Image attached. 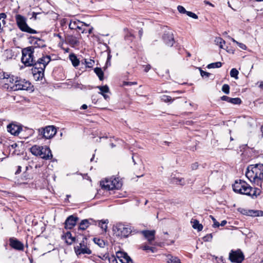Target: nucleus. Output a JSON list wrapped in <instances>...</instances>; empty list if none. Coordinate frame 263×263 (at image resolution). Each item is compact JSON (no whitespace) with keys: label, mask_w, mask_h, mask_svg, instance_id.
Returning a JSON list of instances; mask_svg holds the SVG:
<instances>
[{"label":"nucleus","mask_w":263,"mask_h":263,"mask_svg":"<svg viewBox=\"0 0 263 263\" xmlns=\"http://www.w3.org/2000/svg\"><path fill=\"white\" fill-rule=\"evenodd\" d=\"M246 176L254 185L261 187L263 182V164L257 163L249 165Z\"/></svg>","instance_id":"f257e3e1"},{"label":"nucleus","mask_w":263,"mask_h":263,"mask_svg":"<svg viewBox=\"0 0 263 263\" xmlns=\"http://www.w3.org/2000/svg\"><path fill=\"white\" fill-rule=\"evenodd\" d=\"M233 189L235 193L256 196V191H255L246 181L240 179L235 181L233 184Z\"/></svg>","instance_id":"f03ea898"},{"label":"nucleus","mask_w":263,"mask_h":263,"mask_svg":"<svg viewBox=\"0 0 263 263\" xmlns=\"http://www.w3.org/2000/svg\"><path fill=\"white\" fill-rule=\"evenodd\" d=\"M112 231L116 237L120 238H127L132 233L130 227L122 223H117L114 225Z\"/></svg>","instance_id":"7ed1b4c3"},{"label":"nucleus","mask_w":263,"mask_h":263,"mask_svg":"<svg viewBox=\"0 0 263 263\" xmlns=\"http://www.w3.org/2000/svg\"><path fill=\"white\" fill-rule=\"evenodd\" d=\"M22 57L21 61L26 66H34V48L33 46L28 47L22 50Z\"/></svg>","instance_id":"20e7f679"},{"label":"nucleus","mask_w":263,"mask_h":263,"mask_svg":"<svg viewBox=\"0 0 263 263\" xmlns=\"http://www.w3.org/2000/svg\"><path fill=\"white\" fill-rule=\"evenodd\" d=\"M15 21L18 28L22 31L30 34H35L37 33L36 30L28 26L26 22L27 19L24 16L21 14H16L15 15Z\"/></svg>","instance_id":"39448f33"},{"label":"nucleus","mask_w":263,"mask_h":263,"mask_svg":"<svg viewBox=\"0 0 263 263\" xmlns=\"http://www.w3.org/2000/svg\"><path fill=\"white\" fill-rule=\"evenodd\" d=\"M37 131L40 138L45 139H50L53 138L57 133V129L53 125H49L39 128Z\"/></svg>","instance_id":"423d86ee"},{"label":"nucleus","mask_w":263,"mask_h":263,"mask_svg":"<svg viewBox=\"0 0 263 263\" xmlns=\"http://www.w3.org/2000/svg\"><path fill=\"white\" fill-rule=\"evenodd\" d=\"M74 251L77 255L81 254H91V251L87 247V238L84 237L79 245L74 247Z\"/></svg>","instance_id":"0eeeda50"},{"label":"nucleus","mask_w":263,"mask_h":263,"mask_svg":"<svg viewBox=\"0 0 263 263\" xmlns=\"http://www.w3.org/2000/svg\"><path fill=\"white\" fill-rule=\"evenodd\" d=\"M229 259L233 263H241L244 260L245 256L240 249L232 250L229 253Z\"/></svg>","instance_id":"6e6552de"},{"label":"nucleus","mask_w":263,"mask_h":263,"mask_svg":"<svg viewBox=\"0 0 263 263\" xmlns=\"http://www.w3.org/2000/svg\"><path fill=\"white\" fill-rule=\"evenodd\" d=\"M122 186V183L119 181V178L110 179L106 180L105 183L102 185V187L108 190H112L115 189H119Z\"/></svg>","instance_id":"1a4fd4ad"},{"label":"nucleus","mask_w":263,"mask_h":263,"mask_svg":"<svg viewBox=\"0 0 263 263\" xmlns=\"http://www.w3.org/2000/svg\"><path fill=\"white\" fill-rule=\"evenodd\" d=\"M30 86V83L29 82L25 81V80H18V78H16L15 84L11 86V88L14 91L18 90H28Z\"/></svg>","instance_id":"9d476101"},{"label":"nucleus","mask_w":263,"mask_h":263,"mask_svg":"<svg viewBox=\"0 0 263 263\" xmlns=\"http://www.w3.org/2000/svg\"><path fill=\"white\" fill-rule=\"evenodd\" d=\"M50 61L51 58L49 55L43 56L42 58L39 59L36 62H35L34 66H36L39 68H43V69L45 70L46 66Z\"/></svg>","instance_id":"9b49d317"},{"label":"nucleus","mask_w":263,"mask_h":263,"mask_svg":"<svg viewBox=\"0 0 263 263\" xmlns=\"http://www.w3.org/2000/svg\"><path fill=\"white\" fill-rule=\"evenodd\" d=\"M78 219V217L76 216H74L73 215L69 216L65 221V228L66 229H72L76 226Z\"/></svg>","instance_id":"f8f14e48"},{"label":"nucleus","mask_w":263,"mask_h":263,"mask_svg":"<svg viewBox=\"0 0 263 263\" xmlns=\"http://www.w3.org/2000/svg\"><path fill=\"white\" fill-rule=\"evenodd\" d=\"M44 70L43 68L33 66L32 73L35 80L38 81L42 79L44 76Z\"/></svg>","instance_id":"ddd939ff"},{"label":"nucleus","mask_w":263,"mask_h":263,"mask_svg":"<svg viewBox=\"0 0 263 263\" xmlns=\"http://www.w3.org/2000/svg\"><path fill=\"white\" fill-rule=\"evenodd\" d=\"M163 40L166 45L172 47L174 43L173 34L171 31H165L162 36Z\"/></svg>","instance_id":"4468645a"},{"label":"nucleus","mask_w":263,"mask_h":263,"mask_svg":"<svg viewBox=\"0 0 263 263\" xmlns=\"http://www.w3.org/2000/svg\"><path fill=\"white\" fill-rule=\"evenodd\" d=\"M10 246L15 250L18 251H23L24 249V244L15 238H10L9 239Z\"/></svg>","instance_id":"2eb2a0df"},{"label":"nucleus","mask_w":263,"mask_h":263,"mask_svg":"<svg viewBox=\"0 0 263 263\" xmlns=\"http://www.w3.org/2000/svg\"><path fill=\"white\" fill-rule=\"evenodd\" d=\"M97 222V221L92 218L83 219L80 223L78 229L80 230H85L91 224L96 225Z\"/></svg>","instance_id":"dca6fc26"},{"label":"nucleus","mask_w":263,"mask_h":263,"mask_svg":"<svg viewBox=\"0 0 263 263\" xmlns=\"http://www.w3.org/2000/svg\"><path fill=\"white\" fill-rule=\"evenodd\" d=\"M141 233L147 239L150 245L152 244V241L155 240L156 231L155 230H143Z\"/></svg>","instance_id":"f3484780"},{"label":"nucleus","mask_w":263,"mask_h":263,"mask_svg":"<svg viewBox=\"0 0 263 263\" xmlns=\"http://www.w3.org/2000/svg\"><path fill=\"white\" fill-rule=\"evenodd\" d=\"M40 156L41 158L49 160L52 158V155L50 149L47 146L42 147L41 152L40 153Z\"/></svg>","instance_id":"a211bd4d"},{"label":"nucleus","mask_w":263,"mask_h":263,"mask_svg":"<svg viewBox=\"0 0 263 263\" xmlns=\"http://www.w3.org/2000/svg\"><path fill=\"white\" fill-rule=\"evenodd\" d=\"M65 42L72 47H76L79 44V39L72 35H68L65 37Z\"/></svg>","instance_id":"6ab92c4d"},{"label":"nucleus","mask_w":263,"mask_h":263,"mask_svg":"<svg viewBox=\"0 0 263 263\" xmlns=\"http://www.w3.org/2000/svg\"><path fill=\"white\" fill-rule=\"evenodd\" d=\"M21 130L22 127L20 126L15 124H9L7 126L8 132L13 135H18Z\"/></svg>","instance_id":"aec40b11"},{"label":"nucleus","mask_w":263,"mask_h":263,"mask_svg":"<svg viewBox=\"0 0 263 263\" xmlns=\"http://www.w3.org/2000/svg\"><path fill=\"white\" fill-rule=\"evenodd\" d=\"M222 101H227L235 105H239L241 103L242 101L239 98H232L227 96H223L220 98Z\"/></svg>","instance_id":"412c9836"},{"label":"nucleus","mask_w":263,"mask_h":263,"mask_svg":"<svg viewBox=\"0 0 263 263\" xmlns=\"http://www.w3.org/2000/svg\"><path fill=\"white\" fill-rule=\"evenodd\" d=\"M83 22L79 20H71L69 24V28L71 30L76 29L81 30Z\"/></svg>","instance_id":"4be33fe9"},{"label":"nucleus","mask_w":263,"mask_h":263,"mask_svg":"<svg viewBox=\"0 0 263 263\" xmlns=\"http://www.w3.org/2000/svg\"><path fill=\"white\" fill-rule=\"evenodd\" d=\"M170 183L173 184L183 186L185 184V181L183 178L173 177L170 179Z\"/></svg>","instance_id":"5701e85b"},{"label":"nucleus","mask_w":263,"mask_h":263,"mask_svg":"<svg viewBox=\"0 0 263 263\" xmlns=\"http://www.w3.org/2000/svg\"><path fill=\"white\" fill-rule=\"evenodd\" d=\"M15 57L14 52L11 49H6L4 51L3 57L5 60L12 59Z\"/></svg>","instance_id":"b1692460"},{"label":"nucleus","mask_w":263,"mask_h":263,"mask_svg":"<svg viewBox=\"0 0 263 263\" xmlns=\"http://www.w3.org/2000/svg\"><path fill=\"white\" fill-rule=\"evenodd\" d=\"M64 237L66 242L68 245H71L72 243L76 241V238L72 236V234L70 232H67L66 233Z\"/></svg>","instance_id":"393cba45"},{"label":"nucleus","mask_w":263,"mask_h":263,"mask_svg":"<svg viewBox=\"0 0 263 263\" xmlns=\"http://www.w3.org/2000/svg\"><path fill=\"white\" fill-rule=\"evenodd\" d=\"M35 41L33 42L34 47H33L34 49L35 48H43L46 47V44L44 40L39 38H34Z\"/></svg>","instance_id":"a878e982"},{"label":"nucleus","mask_w":263,"mask_h":263,"mask_svg":"<svg viewBox=\"0 0 263 263\" xmlns=\"http://www.w3.org/2000/svg\"><path fill=\"white\" fill-rule=\"evenodd\" d=\"M191 222L192 223V227L194 229L197 230V231L199 232L202 231L203 229V226L199 223V222L198 220L192 219Z\"/></svg>","instance_id":"bb28decb"},{"label":"nucleus","mask_w":263,"mask_h":263,"mask_svg":"<svg viewBox=\"0 0 263 263\" xmlns=\"http://www.w3.org/2000/svg\"><path fill=\"white\" fill-rule=\"evenodd\" d=\"M69 60L71 61L72 65L74 67L78 66L80 64V61L77 57V56L71 53L69 55Z\"/></svg>","instance_id":"cd10ccee"},{"label":"nucleus","mask_w":263,"mask_h":263,"mask_svg":"<svg viewBox=\"0 0 263 263\" xmlns=\"http://www.w3.org/2000/svg\"><path fill=\"white\" fill-rule=\"evenodd\" d=\"M42 147L43 146L34 145L31 147L30 152L33 155L39 156V155H40V153L41 152Z\"/></svg>","instance_id":"c85d7f7f"},{"label":"nucleus","mask_w":263,"mask_h":263,"mask_svg":"<svg viewBox=\"0 0 263 263\" xmlns=\"http://www.w3.org/2000/svg\"><path fill=\"white\" fill-rule=\"evenodd\" d=\"M180 259L176 256H173L170 254L167 256V263H180Z\"/></svg>","instance_id":"c756f323"},{"label":"nucleus","mask_w":263,"mask_h":263,"mask_svg":"<svg viewBox=\"0 0 263 263\" xmlns=\"http://www.w3.org/2000/svg\"><path fill=\"white\" fill-rule=\"evenodd\" d=\"M98 222L99 227H100L104 231V232H106L107 229V224L108 223V220L107 219L101 220L98 221Z\"/></svg>","instance_id":"7c9ffc66"},{"label":"nucleus","mask_w":263,"mask_h":263,"mask_svg":"<svg viewBox=\"0 0 263 263\" xmlns=\"http://www.w3.org/2000/svg\"><path fill=\"white\" fill-rule=\"evenodd\" d=\"M94 71L98 76L100 81H102L104 79V72L101 68L96 67L94 69Z\"/></svg>","instance_id":"2f4dec72"},{"label":"nucleus","mask_w":263,"mask_h":263,"mask_svg":"<svg viewBox=\"0 0 263 263\" xmlns=\"http://www.w3.org/2000/svg\"><path fill=\"white\" fill-rule=\"evenodd\" d=\"M97 88L100 90V92L99 93L101 95L107 93L109 91V87L106 85L104 86H99Z\"/></svg>","instance_id":"473e14b6"},{"label":"nucleus","mask_w":263,"mask_h":263,"mask_svg":"<svg viewBox=\"0 0 263 263\" xmlns=\"http://www.w3.org/2000/svg\"><path fill=\"white\" fill-rule=\"evenodd\" d=\"M222 66V63L220 62H217L215 63H211L207 66L208 68H220Z\"/></svg>","instance_id":"72a5a7b5"},{"label":"nucleus","mask_w":263,"mask_h":263,"mask_svg":"<svg viewBox=\"0 0 263 263\" xmlns=\"http://www.w3.org/2000/svg\"><path fill=\"white\" fill-rule=\"evenodd\" d=\"M141 248L143 250H144V251H151L152 253H155L156 252V250H157V249L155 247H149L148 246H147V245H143L141 247Z\"/></svg>","instance_id":"f704fd0d"},{"label":"nucleus","mask_w":263,"mask_h":263,"mask_svg":"<svg viewBox=\"0 0 263 263\" xmlns=\"http://www.w3.org/2000/svg\"><path fill=\"white\" fill-rule=\"evenodd\" d=\"M239 72L236 68H232L230 71V76L232 78H234L235 79H238V75Z\"/></svg>","instance_id":"c9c22d12"},{"label":"nucleus","mask_w":263,"mask_h":263,"mask_svg":"<svg viewBox=\"0 0 263 263\" xmlns=\"http://www.w3.org/2000/svg\"><path fill=\"white\" fill-rule=\"evenodd\" d=\"M215 42L216 43V44L219 46V47L221 48H223V45L225 44V41L221 37H216L215 39Z\"/></svg>","instance_id":"e433bc0d"},{"label":"nucleus","mask_w":263,"mask_h":263,"mask_svg":"<svg viewBox=\"0 0 263 263\" xmlns=\"http://www.w3.org/2000/svg\"><path fill=\"white\" fill-rule=\"evenodd\" d=\"M85 64L86 65V66L88 68L92 67L95 64V61L91 59H84Z\"/></svg>","instance_id":"4c0bfd02"},{"label":"nucleus","mask_w":263,"mask_h":263,"mask_svg":"<svg viewBox=\"0 0 263 263\" xmlns=\"http://www.w3.org/2000/svg\"><path fill=\"white\" fill-rule=\"evenodd\" d=\"M161 100L166 103H167V102L172 103L174 100V99H172V97L170 96H166V95H163L161 97Z\"/></svg>","instance_id":"58836bf2"},{"label":"nucleus","mask_w":263,"mask_h":263,"mask_svg":"<svg viewBox=\"0 0 263 263\" xmlns=\"http://www.w3.org/2000/svg\"><path fill=\"white\" fill-rule=\"evenodd\" d=\"M231 40L233 42L236 43L241 49L246 50L247 49V46L244 44L237 42L232 37H231Z\"/></svg>","instance_id":"ea45409f"},{"label":"nucleus","mask_w":263,"mask_h":263,"mask_svg":"<svg viewBox=\"0 0 263 263\" xmlns=\"http://www.w3.org/2000/svg\"><path fill=\"white\" fill-rule=\"evenodd\" d=\"M120 260L122 263H133L132 259L130 258V257L128 255H127L124 258L120 259Z\"/></svg>","instance_id":"a19ab883"},{"label":"nucleus","mask_w":263,"mask_h":263,"mask_svg":"<svg viewBox=\"0 0 263 263\" xmlns=\"http://www.w3.org/2000/svg\"><path fill=\"white\" fill-rule=\"evenodd\" d=\"M222 91L226 94L230 93V86L228 84H224L222 87Z\"/></svg>","instance_id":"79ce46f5"},{"label":"nucleus","mask_w":263,"mask_h":263,"mask_svg":"<svg viewBox=\"0 0 263 263\" xmlns=\"http://www.w3.org/2000/svg\"><path fill=\"white\" fill-rule=\"evenodd\" d=\"M199 70L200 74L201 77L203 78L205 77L206 78H208L211 75L210 73L203 71L200 68H199Z\"/></svg>","instance_id":"37998d69"},{"label":"nucleus","mask_w":263,"mask_h":263,"mask_svg":"<svg viewBox=\"0 0 263 263\" xmlns=\"http://www.w3.org/2000/svg\"><path fill=\"white\" fill-rule=\"evenodd\" d=\"M127 255H128L125 252H118L117 253V256L118 258H120V259H122V258H124Z\"/></svg>","instance_id":"c03bdc74"},{"label":"nucleus","mask_w":263,"mask_h":263,"mask_svg":"<svg viewBox=\"0 0 263 263\" xmlns=\"http://www.w3.org/2000/svg\"><path fill=\"white\" fill-rule=\"evenodd\" d=\"M210 217L211 218L213 221V227L214 228L219 227L220 226L219 223L216 220V219L212 215H210Z\"/></svg>","instance_id":"a18cd8bd"},{"label":"nucleus","mask_w":263,"mask_h":263,"mask_svg":"<svg viewBox=\"0 0 263 263\" xmlns=\"http://www.w3.org/2000/svg\"><path fill=\"white\" fill-rule=\"evenodd\" d=\"M213 236L212 234H207L206 236L203 237V239L204 241H211L212 239Z\"/></svg>","instance_id":"49530a36"},{"label":"nucleus","mask_w":263,"mask_h":263,"mask_svg":"<svg viewBox=\"0 0 263 263\" xmlns=\"http://www.w3.org/2000/svg\"><path fill=\"white\" fill-rule=\"evenodd\" d=\"M186 14L189 16H190V17H191L192 18H193L194 19H197L198 18V16L195 13H193L192 12L187 11Z\"/></svg>","instance_id":"de8ad7c7"},{"label":"nucleus","mask_w":263,"mask_h":263,"mask_svg":"<svg viewBox=\"0 0 263 263\" xmlns=\"http://www.w3.org/2000/svg\"><path fill=\"white\" fill-rule=\"evenodd\" d=\"M177 9L178 10V11L181 13H186L187 11L185 8L182 6H178L177 7Z\"/></svg>","instance_id":"09e8293b"},{"label":"nucleus","mask_w":263,"mask_h":263,"mask_svg":"<svg viewBox=\"0 0 263 263\" xmlns=\"http://www.w3.org/2000/svg\"><path fill=\"white\" fill-rule=\"evenodd\" d=\"M198 166H199L198 163L195 162V163L192 164L191 167L192 170H196L198 168Z\"/></svg>","instance_id":"8fccbe9b"},{"label":"nucleus","mask_w":263,"mask_h":263,"mask_svg":"<svg viewBox=\"0 0 263 263\" xmlns=\"http://www.w3.org/2000/svg\"><path fill=\"white\" fill-rule=\"evenodd\" d=\"M94 241L97 243L98 245H99L100 246H101L102 245V242H103V240H100L99 239H97V238H94Z\"/></svg>","instance_id":"3c124183"},{"label":"nucleus","mask_w":263,"mask_h":263,"mask_svg":"<svg viewBox=\"0 0 263 263\" xmlns=\"http://www.w3.org/2000/svg\"><path fill=\"white\" fill-rule=\"evenodd\" d=\"M151 66L150 65H146V66L145 67V68H144V71L147 72H148L149 69H151Z\"/></svg>","instance_id":"603ef678"},{"label":"nucleus","mask_w":263,"mask_h":263,"mask_svg":"<svg viewBox=\"0 0 263 263\" xmlns=\"http://www.w3.org/2000/svg\"><path fill=\"white\" fill-rule=\"evenodd\" d=\"M6 16H7V15H6V14L5 13H0V20L1 19H2V18L3 19L6 18Z\"/></svg>","instance_id":"864d4df0"},{"label":"nucleus","mask_w":263,"mask_h":263,"mask_svg":"<svg viewBox=\"0 0 263 263\" xmlns=\"http://www.w3.org/2000/svg\"><path fill=\"white\" fill-rule=\"evenodd\" d=\"M21 166H17V169L16 170V171L15 172V174H20L21 172Z\"/></svg>","instance_id":"5fc2aeb1"},{"label":"nucleus","mask_w":263,"mask_h":263,"mask_svg":"<svg viewBox=\"0 0 263 263\" xmlns=\"http://www.w3.org/2000/svg\"><path fill=\"white\" fill-rule=\"evenodd\" d=\"M54 36L58 37L62 41H64L63 37L61 35L60 33L54 34Z\"/></svg>","instance_id":"6e6d98bb"},{"label":"nucleus","mask_w":263,"mask_h":263,"mask_svg":"<svg viewBox=\"0 0 263 263\" xmlns=\"http://www.w3.org/2000/svg\"><path fill=\"white\" fill-rule=\"evenodd\" d=\"M123 85L124 86H127V85H132L131 82H123Z\"/></svg>","instance_id":"4d7b16f0"},{"label":"nucleus","mask_w":263,"mask_h":263,"mask_svg":"<svg viewBox=\"0 0 263 263\" xmlns=\"http://www.w3.org/2000/svg\"><path fill=\"white\" fill-rule=\"evenodd\" d=\"M39 14V13H38L33 12L32 13V17L34 18L35 20H36L37 18V15Z\"/></svg>","instance_id":"13d9d810"},{"label":"nucleus","mask_w":263,"mask_h":263,"mask_svg":"<svg viewBox=\"0 0 263 263\" xmlns=\"http://www.w3.org/2000/svg\"><path fill=\"white\" fill-rule=\"evenodd\" d=\"M227 223V221L226 220H222L220 223H219L221 226H224Z\"/></svg>","instance_id":"bf43d9fd"},{"label":"nucleus","mask_w":263,"mask_h":263,"mask_svg":"<svg viewBox=\"0 0 263 263\" xmlns=\"http://www.w3.org/2000/svg\"><path fill=\"white\" fill-rule=\"evenodd\" d=\"M102 95L103 96L105 100H107L108 99H109V96H108V95H106L105 93H104V94H103V95Z\"/></svg>","instance_id":"052dcab7"},{"label":"nucleus","mask_w":263,"mask_h":263,"mask_svg":"<svg viewBox=\"0 0 263 263\" xmlns=\"http://www.w3.org/2000/svg\"><path fill=\"white\" fill-rule=\"evenodd\" d=\"M87 108V106L86 104H83L81 107V109H85Z\"/></svg>","instance_id":"680f3d73"},{"label":"nucleus","mask_w":263,"mask_h":263,"mask_svg":"<svg viewBox=\"0 0 263 263\" xmlns=\"http://www.w3.org/2000/svg\"><path fill=\"white\" fill-rule=\"evenodd\" d=\"M8 80H9V81L12 83H13V82L14 81L15 82V80L12 78H8Z\"/></svg>","instance_id":"e2e57ef3"},{"label":"nucleus","mask_w":263,"mask_h":263,"mask_svg":"<svg viewBox=\"0 0 263 263\" xmlns=\"http://www.w3.org/2000/svg\"><path fill=\"white\" fill-rule=\"evenodd\" d=\"M204 3H205L206 4H207V5H210V6H212V7H213V6H214V5H213L212 4H211L210 2H208V1H204Z\"/></svg>","instance_id":"0e129e2a"},{"label":"nucleus","mask_w":263,"mask_h":263,"mask_svg":"<svg viewBox=\"0 0 263 263\" xmlns=\"http://www.w3.org/2000/svg\"><path fill=\"white\" fill-rule=\"evenodd\" d=\"M259 87L261 89H263V82H261L260 83V84H259Z\"/></svg>","instance_id":"69168bd1"},{"label":"nucleus","mask_w":263,"mask_h":263,"mask_svg":"<svg viewBox=\"0 0 263 263\" xmlns=\"http://www.w3.org/2000/svg\"><path fill=\"white\" fill-rule=\"evenodd\" d=\"M3 31L2 23L0 22V32H2Z\"/></svg>","instance_id":"338daca9"},{"label":"nucleus","mask_w":263,"mask_h":263,"mask_svg":"<svg viewBox=\"0 0 263 263\" xmlns=\"http://www.w3.org/2000/svg\"><path fill=\"white\" fill-rule=\"evenodd\" d=\"M92 29H93V28L91 27V28H90L88 30V33L89 34H91L92 33Z\"/></svg>","instance_id":"774afa93"}]
</instances>
